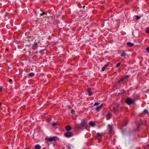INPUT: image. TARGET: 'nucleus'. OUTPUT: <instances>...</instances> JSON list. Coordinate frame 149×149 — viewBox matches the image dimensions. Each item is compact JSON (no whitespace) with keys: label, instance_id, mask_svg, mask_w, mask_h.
I'll use <instances>...</instances> for the list:
<instances>
[{"label":"nucleus","instance_id":"cd10ccee","mask_svg":"<svg viewBox=\"0 0 149 149\" xmlns=\"http://www.w3.org/2000/svg\"><path fill=\"white\" fill-rule=\"evenodd\" d=\"M149 147V144L148 145H146V149H148V147Z\"/></svg>","mask_w":149,"mask_h":149},{"label":"nucleus","instance_id":"72a5a7b5","mask_svg":"<svg viewBox=\"0 0 149 149\" xmlns=\"http://www.w3.org/2000/svg\"><path fill=\"white\" fill-rule=\"evenodd\" d=\"M85 7V6H83V8H84Z\"/></svg>","mask_w":149,"mask_h":149},{"label":"nucleus","instance_id":"20e7f679","mask_svg":"<svg viewBox=\"0 0 149 149\" xmlns=\"http://www.w3.org/2000/svg\"><path fill=\"white\" fill-rule=\"evenodd\" d=\"M64 136L67 137H72L73 136V134L72 132H67L64 134Z\"/></svg>","mask_w":149,"mask_h":149},{"label":"nucleus","instance_id":"9d476101","mask_svg":"<svg viewBox=\"0 0 149 149\" xmlns=\"http://www.w3.org/2000/svg\"><path fill=\"white\" fill-rule=\"evenodd\" d=\"M34 148L35 149H40L41 147L39 145L37 144L35 146Z\"/></svg>","mask_w":149,"mask_h":149},{"label":"nucleus","instance_id":"f03ea898","mask_svg":"<svg viewBox=\"0 0 149 149\" xmlns=\"http://www.w3.org/2000/svg\"><path fill=\"white\" fill-rule=\"evenodd\" d=\"M135 100L132 98H128L125 100V102L128 105L134 104Z\"/></svg>","mask_w":149,"mask_h":149},{"label":"nucleus","instance_id":"4468645a","mask_svg":"<svg viewBox=\"0 0 149 149\" xmlns=\"http://www.w3.org/2000/svg\"><path fill=\"white\" fill-rule=\"evenodd\" d=\"M89 125L92 127H94L95 125L94 123L92 121H91L89 123Z\"/></svg>","mask_w":149,"mask_h":149},{"label":"nucleus","instance_id":"dca6fc26","mask_svg":"<svg viewBox=\"0 0 149 149\" xmlns=\"http://www.w3.org/2000/svg\"><path fill=\"white\" fill-rule=\"evenodd\" d=\"M124 79V78H122L120 80H118V84H120V83L122 82Z\"/></svg>","mask_w":149,"mask_h":149},{"label":"nucleus","instance_id":"b1692460","mask_svg":"<svg viewBox=\"0 0 149 149\" xmlns=\"http://www.w3.org/2000/svg\"><path fill=\"white\" fill-rule=\"evenodd\" d=\"M120 106V104H117L116 105V108H118Z\"/></svg>","mask_w":149,"mask_h":149},{"label":"nucleus","instance_id":"a878e982","mask_svg":"<svg viewBox=\"0 0 149 149\" xmlns=\"http://www.w3.org/2000/svg\"><path fill=\"white\" fill-rule=\"evenodd\" d=\"M37 44H38L37 42H35L34 43V44H33V47H34V46H36V45H37Z\"/></svg>","mask_w":149,"mask_h":149},{"label":"nucleus","instance_id":"f8f14e48","mask_svg":"<svg viewBox=\"0 0 149 149\" xmlns=\"http://www.w3.org/2000/svg\"><path fill=\"white\" fill-rule=\"evenodd\" d=\"M97 136H102L104 135V134L102 133H100L99 132L97 133L96 134Z\"/></svg>","mask_w":149,"mask_h":149},{"label":"nucleus","instance_id":"c756f323","mask_svg":"<svg viewBox=\"0 0 149 149\" xmlns=\"http://www.w3.org/2000/svg\"><path fill=\"white\" fill-rule=\"evenodd\" d=\"M52 125L53 126H55L56 125V123H52Z\"/></svg>","mask_w":149,"mask_h":149},{"label":"nucleus","instance_id":"6ab92c4d","mask_svg":"<svg viewBox=\"0 0 149 149\" xmlns=\"http://www.w3.org/2000/svg\"><path fill=\"white\" fill-rule=\"evenodd\" d=\"M66 147L68 149H72L71 147L70 146V145H67L66 146Z\"/></svg>","mask_w":149,"mask_h":149},{"label":"nucleus","instance_id":"6e6552de","mask_svg":"<svg viewBox=\"0 0 149 149\" xmlns=\"http://www.w3.org/2000/svg\"><path fill=\"white\" fill-rule=\"evenodd\" d=\"M109 63H107L106 64L104 65V66L102 68L101 70L102 71H104L105 70L106 68L108 66Z\"/></svg>","mask_w":149,"mask_h":149},{"label":"nucleus","instance_id":"9b49d317","mask_svg":"<svg viewBox=\"0 0 149 149\" xmlns=\"http://www.w3.org/2000/svg\"><path fill=\"white\" fill-rule=\"evenodd\" d=\"M111 117V114L110 112H109L107 115V119H110Z\"/></svg>","mask_w":149,"mask_h":149},{"label":"nucleus","instance_id":"4c0bfd02","mask_svg":"<svg viewBox=\"0 0 149 149\" xmlns=\"http://www.w3.org/2000/svg\"><path fill=\"white\" fill-rule=\"evenodd\" d=\"M1 103H0V106H1Z\"/></svg>","mask_w":149,"mask_h":149},{"label":"nucleus","instance_id":"412c9836","mask_svg":"<svg viewBox=\"0 0 149 149\" xmlns=\"http://www.w3.org/2000/svg\"><path fill=\"white\" fill-rule=\"evenodd\" d=\"M71 114H74L75 112V111L74 110H71Z\"/></svg>","mask_w":149,"mask_h":149},{"label":"nucleus","instance_id":"393cba45","mask_svg":"<svg viewBox=\"0 0 149 149\" xmlns=\"http://www.w3.org/2000/svg\"><path fill=\"white\" fill-rule=\"evenodd\" d=\"M146 50H147V52L148 53H149V47H147L146 48Z\"/></svg>","mask_w":149,"mask_h":149},{"label":"nucleus","instance_id":"7c9ffc66","mask_svg":"<svg viewBox=\"0 0 149 149\" xmlns=\"http://www.w3.org/2000/svg\"><path fill=\"white\" fill-rule=\"evenodd\" d=\"M146 32L148 33H149V29H148L146 31Z\"/></svg>","mask_w":149,"mask_h":149},{"label":"nucleus","instance_id":"2f4dec72","mask_svg":"<svg viewBox=\"0 0 149 149\" xmlns=\"http://www.w3.org/2000/svg\"><path fill=\"white\" fill-rule=\"evenodd\" d=\"M12 81V80L11 79H10L9 80V81L10 82V83H11V82Z\"/></svg>","mask_w":149,"mask_h":149},{"label":"nucleus","instance_id":"1a4fd4ad","mask_svg":"<svg viewBox=\"0 0 149 149\" xmlns=\"http://www.w3.org/2000/svg\"><path fill=\"white\" fill-rule=\"evenodd\" d=\"M103 105V104H102L100 106L97 107L95 109V110L97 111L99 110L102 107Z\"/></svg>","mask_w":149,"mask_h":149},{"label":"nucleus","instance_id":"0eeeda50","mask_svg":"<svg viewBox=\"0 0 149 149\" xmlns=\"http://www.w3.org/2000/svg\"><path fill=\"white\" fill-rule=\"evenodd\" d=\"M65 130L67 131H70L71 129V127L70 126H67L65 128Z\"/></svg>","mask_w":149,"mask_h":149},{"label":"nucleus","instance_id":"f704fd0d","mask_svg":"<svg viewBox=\"0 0 149 149\" xmlns=\"http://www.w3.org/2000/svg\"><path fill=\"white\" fill-rule=\"evenodd\" d=\"M8 49H6V51H8Z\"/></svg>","mask_w":149,"mask_h":149},{"label":"nucleus","instance_id":"473e14b6","mask_svg":"<svg viewBox=\"0 0 149 149\" xmlns=\"http://www.w3.org/2000/svg\"><path fill=\"white\" fill-rule=\"evenodd\" d=\"M3 88L2 86H1L0 88V90L1 91Z\"/></svg>","mask_w":149,"mask_h":149},{"label":"nucleus","instance_id":"e433bc0d","mask_svg":"<svg viewBox=\"0 0 149 149\" xmlns=\"http://www.w3.org/2000/svg\"><path fill=\"white\" fill-rule=\"evenodd\" d=\"M127 123H126V125H125V126H126V125H127Z\"/></svg>","mask_w":149,"mask_h":149},{"label":"nucleus","instance_id":"423d86ee","mask_svg":"<svg viewBox=\"0 0 149 149\" xmlns=\"http://www.w3.org/2000/svg\"><path fill=\"white\" fill-rule=\"evenodd\" d=\"M87 91L89 96H91L93 94L91 89L90 88H88L87 89Z\"/></svg>","mask_w":149,"mask_h":149},{"label":"nucleus","instance_id":"bb28decb","mask_svg":"<svg viewBox=\"0 0 149 149\" xmlns=\"http://www.w3.org/2000/svg\"><path fill=\"white\" fill-rule=\"evenodd\" d=\"M136 19H139L140 18V17L139 16H138L137 15V16H136Z\"/></svg>","mask_w":149,"mask_h":149},{"label":"nucleus","instance_id":"c85d7f7f","mask_svg":"<svg viewBox=\"0 0 149 149\" xmlns=\"http://www.w3.org/2000/svg\"><path fill=\"white\" fill-rule=\"evenodd\" d=\"M67 108H68V109H70L71 108L70 106H69V105L68 106Z\"/></svg>","mask_w":149,"mask_h":149},{"label":"nucleus","instance_id":"aec40b11","mask_svg":"<svg viewBox=\"0 0 149 149\" xmlns=\"http://www.w3.org/2000/svg\"><path fill=\"white\" fill-rule=\"evenodd\" d=\"M45 14H46V13H45V12H42V13H40V16H42L44 15H45Z\"/></svg>","mask_w":149,"mask_h":149},{"label":"nucleus","instance_id":"4be33fe9","mask_svg":"<svg viewBox=\"0 0 149 149\" xmlns=\"http://www.w3.org/2000/svg\"><path fill=\"white\" fill-rule=\"evenodd\" d=\"M120 64H121V63L120 62H119L116 65L117 67H119L120 66Z\"/></svg>","mask_w":149,"mask_h":149},{"label":"nucleus","instance_id":"5701e85b","mask_svg":"<svg viewBox=\"0 0 149 149\" xmlns=\"http://www.w3.org/2000/svg\"><path fill=\"white\" fill-rule=\"evenodd\" d=\"M99 104H100L99 103H97V102H95L94 104V106H97L98 105H99Z\"/></svg>","mask_w":149,"mask_h":149},{"label":"nucleus","instance_id":"7ed1b4c3","mask_svg":"<svg viewBox=\"0 0 149 149\" xmlns=\"http://www.w3.org/2000/svg\"><path fill=\"white\" fill-rule=\"evenodd\" d=\"M57 139V136L51 137L49 138H47L46 137L45 138L46 139L50 142H51L53 141H56Z\"/></svg>","mask_w":149,"mask_h":149},{"label":"nucleus","instance_id":"2eb2a0df","mask_svg":"<svg viewBox=\"0 0 149 149\" xmlns=\"http://www.w3.org/2000/svg\"><path fill=\"white\" fill-rule=\"evenodd\" d=\"M126 56V53L125 51H123L122 52V54H121L120 56L121 57L125 56Z\"/></svg>","mask_w":149,"mask_h":149},{"label":"nucleus","instance_id":"f3484780","mask_svg":"<svg viewBox=\"0 0 149 149\" xmlns=\"http://www.w3.org/2000/svg\"><path fill=\"white\" fill-rule=\"evenodd\" d=\"M29 76L30 77H33L34 76V73L33 72H30L29 74Z\"/></svg>","mask_w":149,"mask_h":149},{"label":"nucleus","instance_id":"39448f33","mask_svg":"<svg viewBox=\"0 0 149 149\" xmlns=\"http://www.w3.org/2000/svg\"><path fill=\"white\" fill-rule=\"evenodd\" d=\"M108 127L109 129V132L111 133L113 131V126L112 125L110 124H108Z\"/></svg>","mask_w":149,"mask_h":149},{"label":"nucleus","instance_id":"ddd939ff","mask_svg":"<svg viewBox=\"0 0 149 149\" xmlns=\"http://www.w3.org/2000/svg\"><path fill=\"white\" fill-rule=\"evenodd\" d=\"M127 45L129 47H132L134 45V44L133 43H131L130 42H128Z\"/></svg>","mask_w":149,"mask_h":149},{"label":"nucleus","instance_id":"a211bd4d","mask_svg":"<svg viewBox=\"0 0 149 149\" xmlns=\"http://www.w3.org/2000/svg\"><path fill=\"white\" fill-rule=\"evenodd\" d=\"M144 113H148V110L146 109H145L143 111Z\"/></svg>","mask_w":149,"mask_h":149},{"label":"nucleus","instance_id":"f257e3e1","mask_svg":"<svg viewBox=\"0 0 149 149\" xmlns=\"http://www.w3.org/2000/svg\"><path fill=\"white\" fill-rule=\"evenodd\" d=\"M87 124V120L86 119H84L82 121L80 124H77L76 127L78 129H81L82 127H85Z\"/></svg>","mask_w":149,"mask_h":149},{"label":"nucleus","instance_id":"c9c22d12","mask_svg":"<svg viewBox=\"0 0 149 149\" xmlns=\"http://www.w3.org/2000/svg\"><path fill=\"white\" fill-rule=\"evenodd\" d=\"M26 149H29V148H26Z\"/></svg>","mask_w":149,"mask_h":149}]
</instances>
